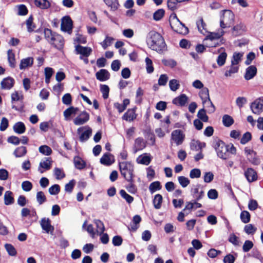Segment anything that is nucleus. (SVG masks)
<instances>
[{
	"mask_svg": "<svg viewBox=\"0 0 263 263\" xmlns=\"http://www.w3.org/2000/svg\"><path fill=\"white\" fill-rule=\"evenodd\" d=\"M147 45L153 50L162 53L166 50V45L163 36L155 31H151L148 33Z\"/></svg>",
	"mask_w": 263,
	"mask_h": 263,
	"instance_id": "obj_1",
	"label": "nucleus"
},
{
	"mask_svg": "<svg viewBox=\"0 0 263 263\" xmlns=\"http://www.w3.org/2000/svg\"><path fill=\"white\" fill-rule=\"evenodd\" d=\"M214 147L220 158L226 160L230 157L229 153L233 155L236 154V148L233 144L227 145L220 139H218L214 142Z\"/></svg>",
	"mask_w": 263,
	"mask_h": 263,
	"instance_id": "obj_2",
	"label": "nucleus"
},
{
	"mask_svg": "<svg viewBox=\"0 0 263 263\" xmlns=\"http://www.w3.org/2000/svg\"><path fill=\"white\" fill-rule=\"evenodd\" d=\"M44 33L45 39L51 46L59 50L63 49L65 40L61 35L48 28L44 29Z\"/></svg>",
	"mask_w": 263,
	"mask_h": 263,
	"instance_id": "obj_3",
	"label": "nucleus"
},
{
	"mask_svg": "<svg viewBox=\"0 0 263 263\" xmlns=\"http://www.w3.org/2000/svg\"><path fill=\"white\" fill-rule=\"evenodd\" d=\"M119 170L121 175L126 181H132L134 177V165L128 161L119 162Z\"/></svg>",
	"mask_w": 263,
	"mask_h": 263,
	"instance_id": "obj_4",
	"label": "nucleus"
},
{
	"mask_svg": "<svg viewBox=\"0 0 263 263\" xmlns=\"http://www.w3.org/2000/svg\"><path fill=\"white\" fill-rule=\"evenodd\" d=\"M220 16V27L221 29L229 28L234 22V14L230 10H224Z\"/></svg>",
	"mask_w": 263,
	"mask_h": 263,
	"instance_id": "obj_5",
	"label": "nucleus"
},
{
	"mask_svg": "<svg viewBox=\"0 0 263 263\" xmlns=\"http://www.w3.org/2000/svg\"><path fill=\"white\" fill-rule=\"evenodd\" d=\"M199 96L202 100L203 105L208 104L206 107L209 108V112H214L216 110V108L210 99L208 88L203 87L199 92Z\"/></svg>",
	"mask_w": 263,
	"mask_h": 263,
	"instance_id": "obj_6",
	"label": "nucleus"
},
{
	"mask_svg": "<svg viewBox=\"0 0 263 263\" xmlns=\"http://www.w3.org/2000/svg\"><path fill=\"white\" fill-rule=\"evenodd\" d=\"M173 18L175 20L174 22L170 23L172 29L179 34H187L189 33L188 28L180 21L175 13L173 14Z\"/></svg>",
	"mask_w": 263,
	"mask_h": 263,
	"instance_id": "obj_7",
	"label": "nucleus"
},
{
	"mask_svg": "<svg viewBox=\"0 0 263 263\" xmlns=\"http://www.w3.org/2000/svg\"><path fill=\"white\" fill-rule=\"evenodd\" d=\"M250 108L253 113L259 115L263 111V98L259 97L251 103Z\"/></svg>",
	"mask_w": 263,
	"mask_h": 263,
	"instance_id": "obj_8",
	"label": "nucleus"
},
{
	"mask_svg": "<svg viewBox=\"0 0 263 263\" xmlns=\"http://www.w3.org/2000/svg\"><path fill=\"white\" fill-rule=\"evenodd\" d=\"M73 22L69 16H65L62 19L61 29L62 31L69 33L72 32Z\"/></svg>",
	"mask_w": 263,
	"mask_h": 263,
	"instance_id": "obj_9",
	"label": "nucleus"
},
{
	"mask_svg": "<svg viewBox=\"0 0 263 263\" xmlns=\"http://www.w3.org/2000/svg\"><path fill=\"white\" fill-rule=\"evenodd\" d=\"M185 139V135L180 129H175L172 132L171 140H173L177 145L182 144Z\"/></svg>",
	"mask_w": 263,
	"mask_h": 263,
	"instance_id": "obj_10",
	"label": "nucleus"
},
{
	"mask_svg": "<svg viewBox=\"0 0 263 263\" xmlns=\"http://www.w3.org/2000/svg\"><path fill=\"white\" fill-rule=\"evenodd\" d=\"M244 175L247 180L250 183L254 182L258 179L257 172L251 167L248 168L245 171Z\"/></svg>",
	"mask_w": 263,
	"mask_h": 263,
	"instance_id": "obj_11",
	"label": "nucleus"
},
{
	"mask_svg": "<svg viewBox=\"0 0 263 263\" xmlns=\"http://www.w3.org/2000/svg\"><path fill=\"white\" fill-rule=\"evenodd\" d=\"M89 120V115L86 111H82L73 120V123L76 125H83Z\"/></svg>",
	"mask_w": 263,
	"mask_h": 263,
	"instance_id": "obj_12",
	"label": "nucleus"
},
{
	"mask_svg": "<svg viewBox=\"0 0 263 263\" xmlns=\"http://www.w3.org/2000/svg\"><path fill=\"white\" fill-rule=\"evenodd\" d=\"M40 224L42 229L47 233L52 234L54 227L51 224V220L48 218H43L40 221Z\"/></svg>",
	"mask_w": 263,
	"mask_h": 263,
	"instance_id": "obj_13",
	"label": "nucleus"
},
{
	"mask_svg": "<svg viewBox=\"0 0 263 263\" xmlns=\"http://www.w3.org/2000/svg\"><path fill=\"white\" fill-rule=\"evenodd\" d=\"M100 162L104 165L110 166L115 162L114 156L109 153H106L100 158Z\"/></svg>",
	"mask_w": 263,
	"mask_h": 263,
	"instance_id": "obj_14",
	"label": "nucleus"
},
{
	"mask_svg": "<svg viewBox=\"0 0 263 263\" xmlns=\"http://www.w3.org/2000/svg\"><path fill=\"white\" fill-rule=\"evenodd\" d=\"M77 54H80L82 57L88 58L92 52V49L89 47H83L80 45L76 46Z\"/></svg>",
	"mask_w": 263,
	"mask_h": 263,
	"instance_id": "obj_15",
	"label": "nucleus"
},
{
	"mask_svg": "<svg viewBox=\"0 0 263 263\" xmlns=\"http://www.w3.org/2000/svg\"><path fill=\"white\" fill-rule=\"evenodd\" d=\"M14 79L11 77H8L3 79L1 81V88L2 89L9 90L14 86Z\"/></svg>",
	"mask_w": 263,
	"mask_h": 263,
	"instance_id": "obj_16",
	"label": "nucleus"
},
{
	"mask_svg": "<svg viewBox=\"0 0 263 263\" xmlns=\"http://www.w3.org/2000/svg\"><path fill=\"white\" fill-rule=\"evenodd\" d=\"M136 107L133 108L128 109L122 116V119L128 122H132L136 119L137 116L136 114Z\"/></svg>",
	"mask_w": 263,
	"mask_h": 263,
	"instance_id": "obj_17",
	"label": "nucleus"
},
{
	"mask_svg": "<svg viewBox=\"0 0 263 263\" xmlns=\"http://www.w3.org/2000/svg\"><path fill=\"white\" fill-rule=\"evenodd\" d=\"M257 72V69L255 66H249L246 69V73L245 74L244 78L246 80H251L256 75Z\"/></svg>",
	"mask_w": 263,
	"mask_h": 263,
	"instance_id": "obj_18",
	"label": "nucleus"
},
{
	"mask_svg": "<svg viewBox=\"0 0 263 263\" xmlns=\"http://www.w3.org/2000/svg\"><path fill=\"white\" fill-rule=\"evenodd\" d=\"M52 162L51 158H46L45 161L40 162L38 171L41 173H43L45 170H49L51 167Z\"/></svg>",
	"mask_w": 263,
	"mask_h": 263,
	"instance_id": "obj_19",
	"label": "nucleus"
},
{
	"mask_svg": "<svg viewBox=\"0 0 263 263\" xmlns=\"http://www.w3.org/2000/svg\"><path fill=\"white\" fill-rule=\"evenodd\" d=\"M110 76L109 72L105 69H101L96 73L97 79L101 82L108 80Z\"/></svg>",
	"mask_w": 263,
	"mask_h": 263,
	"instance_id": "obj_20",
	"label": "nucleus"
},
{
	"mask_svg": "<svg viewBox=\"0 0 263 263\" xmlns=\"http://www.w3.org/2000/svg\"><path fill=\"white\" fill-rule=\"evenodd\" d=\"M188 98L185 94H181L173 100L172 103L176 105L184 106L187 102Z\"/></svg>",
	"mask_w": 263,
	"mask_h": 263,
	"instance_id": "obj_21",
	"label": "nucleus"
},
{
	"mask_svg": "<svg viewBox=\"0 0 263 263\" xmlns=\"http://www.w3.org/2000/svg\"><path fill=\"white\" fill-rule=\"evenodd\" d=\"M34 4L41 9H47L51 6V4L48 0H34Z\"/></svg>",
	"mask_w": 263,
	"mask_h": 263,
	"instance_id": "obj_22",
	"label": "nucleus"
},
{
	"mask_svg": "<svg viewBox=\"0 0 263 263\" xmlns=\"http://www.w3.org/2000/svg\"><path fill=\"white\" fill-rule=\"evenodd\" d=\"M33 64V59L32 57H28L25 59H23L21 61L20 64V69H24L28 67L32 66Z\"/></svg>",
	"mask_w": 263,
	"mask_h": 263,
	"instance_id": "obj_23",
	"label": "nucleus"
},
{
	"mask_svg": "<svg viewBox=\"0 0 263 263\" xmlns=\"http://www.w3.org/2000/svg\"><path fill=\"white\" fill-rule=\"evenodd\" d=\"M13 130L18 134H22L25 132L26 126L22 122H16L13 127Z\"/></svg>",
	"mask_w": 263,
	"mask_h": 263,
	"instance_id": "obj_24",
	"label": "nucleus"
},
{
	"mask_svg": "<svg viewBox=\"0 0 263 263\" xmlns=\"http://www.w3.org/2000/svg\"><path fill=\"white\" fill-rule=\"evenodd\" d=\"M75 167L78 170H82L86 166V162L79 156H76L73 159Z\"/></svg>",
	"mask_w": 263,
	"mask_h": 263,
	"instance_id": "obj_25",
	"label": "nucleus"
},
{
	"mask_svg": "<svg viewBox=\"0 0 263 263\" xmlns=\"http://www.w3.org/2000/svg\"><path fill=\"white\" fill-rule=\"evenodd\" d=\"M27 153V149L26 147L21 146L17 147L13 152V155L15 157H22L26 155Z\"/></svg>",
	"mask_w": 263,
	"mask_h": 263,
	"instance_id": "obj_26",
	"label": "nucleus"
},
{
	"mask_svg": "<svg viewBox=\"0 0 263 263\" xmlns=\"http://www.w3.org/2000/svg\"><path fill=\"white\" fill-rule=\"evenodd\" d=\"M14 202V199L13 197V193L11 191H7L4 194V203L8 205L12 204Z\"/></svg>",
	"mask_w": 263,
	"mask_h": 263,
	"instance_id": "obj_27",
	"label": "nucleus"
},
{
	"mask_svg": "<svg viewBox=\"0 0 263 263\" xmlns=\"http://www.w3.org/2000/svg\"><path fill=\"white\" fill-rule=\"evenodd\" d=\"M8 61L9 62V66L11 68H14L15 67V54L13 53L12 50L9 49L7 51Z\"/></svg>",
	"mask_w": 263,
	"mask_h": 263,
	"instance_id": "obj_28",
	"label": "nucleus"
},
{
	"mask_svg": "<svg viewBox=\"0 0 263 263\" xmlns=\"http://www.w3.org/2000/svg\"><path fill=\"white\" fill-rule=\"evenodd\" d=\"M162 200L163 197L161 194H157L155 196L153 202L155 209H159L161 208Z\"/></svg>",
	"mask_w": 263,
	"mask_h": 263,
	"instance_id": "obj_29",
	"label": "nucleus"
},
{
	"mask_svg": "<svg viewBox=\"0 0 263 263\" xmlns=\"http://www.w3.org/2000/svg\"><path fill=\"white\" fill-rule=\"evenodd\" d=\"M232 30L235 36L239 35L245 31V26L243 24L240 23L234 26Z\"/></svg>",
	"mask_w": 263,
	"mask_h": 263,
	"instance_id": "obj_30",
	"label": "nucleus"
},
{
	"mask_svg": "<svg viewBox=\"0 0 263 263\" xmlns=\"http://www.w3.org/2000/svg\"><path fill=\"white\" fill-rule=\"evenodd\" d=\"M33 17L32 15H30L26 20V26L27 31L29 32H31L34 31L36 27L35 25L33 23Z\"/></svg>",
	"mask_w": 263,
	"mask_h": 263,
	"instance_id": "obj_31",
	"label": "nucleus"
},
{
	"mask_svg": "<svg viewBox=\"0 0 263 263\" xmlns=\"http://www.w3.org/2000/svg\"><path fill=\"white\" fill-rule=\"evenodd\" d=\"M234 122L233 118L228 115H224L222 117V123L226 127H230Z\"/></svg>",
	"mask_w": 263,
	"mask_h": 263,
	"instance_id": "obj_32",
	"label": "nucleus"
},
{
	"mask_svg": "<svg viewBox=\"0 0 263 263\" xmlns=\"http://www.w3.org/2000/svg\"><path fill=\"white\" fill-rule=\"evenodd\" d=\"M119 193L120 196L126 200L128 204H130L134 201V197L128 194L124 190H121Z\"/></svg>",
	"mask_w": 263,
	"mask_h": 263,
	"instance_id": "obj_33",
	"label": "nucleus"
},
{
	"mask_svg": "<svg viewBox=\"0 0 263 263\" xmlns=\"http://www.w3.org/2000/svg\"><path fill=\"white\" fill-rule=\"evenodd\" d=\"M127 181L129 182V184L126 186V189L127 191L131 194H136L137 192V188L136 185L134 184V178H132V181Z\"/></svg>",
	"mask_w": 263,
	"mask_h": 263,
	"instance_id": "obj_34",
	"label": "nucleus"
},
{
	"mask_svg": "<svg viewBox=\"0 0 263 263\" xmlns=\"http://www.w3.org/2000/svg\"><path fill=\"white\" fill-rule=\"evenodd\" d=\"M197 117L202 122H207L209 121V117L206 114L205 109L203 108L198 111Z\"/></svg>",
	"mask_w": 263,
	"mask_h": 263,
	"instance_id": "obj_35",
	"label": "nucleus"
},
{
	"mask_svg": "<svg viewBox=\"0 0 263 263\" xmlns=\"http://www.w3.org/2000/svg\"><path fill=\"white\" fill-rule=\"evenodd\" d=\"M162 186L159 181H156L151 183L149 186V190L151 193L161 189Z\"/></svg>",
	"mask_w": 263,
	"mask_h": 263,
	"instance_id": "obj_36",
	"label": "nucleus"
},
{
	"mask_svg": "<svg viewBox=\"0 0 263 263\" xmlns=\"http://www.w3.org/2000/svg\"><path fill=\"white\" fill-rule=\"evenodd\" d=\"M104 2L113 10H117L119 6L118 0H104Z\"/></svg>",
	"mask_w": 263,
	"mask_h": 263,
	"instance_id": "obj_37",
	"label": "nucleus"
},
{
	"mask_svg": "<svg viewBox=\"0 0 263 263\" xmlns=\"http://www.w3.org/2000/svg\"><path fill=\"white\" fill-rule=\"evenodd\" d=\"M39 151L40 153L46 156L50 155L52 152L51 148L46 145L40 146Z\"/></svg>",
	"mask_w": 263,
	"mask_h": 263,
	"instance_id": "obj_38",
	"label": "nucleus"
},
{
	"mask_svg": "<svg viewBox=\"0 0 263 263\" xmlns=\"http://www.w3.org/2000/svg\"><path fill=\"white\" fill-rule=\"evenodd\" d=\"M239 67L236 65H231L229 70H226L224 73V76L226 77H231L232 74L237 73L238 71Z\"/></svg>",
	"mask_w": 263,
	"mask_h": 263,
	"instance_id": "obj_39",
	"label": "nucleus"
},
{
	"mask_svg": "<svg viewBox=\"0 0 263 263\" xmlns=\"http://www.w3.org/2000/svg\"><path fill=\"white\" fill-rule=\"evenodd\" d=\"M5 248L9 255L12 256H16L17 251L12 245L10 243H6L5 245Z\"/></svg>",
	"mask_w": 263,
	"mask_h": 263,
	"instance_id": "obj_40",
	"label": "nucleus"
},
{
	"mask_svg": "<svg viewBox=\"0 0 263 263\" xmlns=\"http://www.w3.org/2000/svg\"><path fill=\"white\" fill-rule=\"evenodd\" d=\"M224 32L223 30H221L220 33L211 32L208 35L206 36L205 39H209L211 41L218 40L224 34Z\"/></svg>",
	"mask_w": 263,
	"mask_h": 263,
	"instance_id": "obj_41",
	"label": "nucleus"
},
{
	"mask_svg": "<svg viewBox=\"0 0 263 263\" xmlns=\"http://www.w3.org/2000/svg\"><path fill=\"white\" fill-rule=\"evenodd\" d=\"M92 133V130L90 127H88V129L84 131L82 133L80 136V140L81 142H84L87 140Z\"/></svg>",
	"mask_w": 263,
	"mask_h": 263,
	"instance_id": "obj_42",
	"label": "nucleus"
},
{
	"mask_svg": "<svg viewBox=\"0 0 263 263\" xmlns=\"http://www.w3.org/2000/svg\"><path fill=\"white\" fill-rule=\"evenodd\" d=\"M78 110V107L70 106L64 111V116L65 118L69 117L72 114H76Z\"/></svg>",
	"mask_w": 263,
	"mask_h": 263,
	"instance_id": "obj_43",
	"label": "nucleus"
},
{
	"mask_svg": "<svg viewBox=\"0 0 263 263\" xmlns=\"http://www.w3.org/2000/svg\"><path fill=\"white\" fill-rule=\"evenodd\" d=\"M144 95V90L141 87H139L136 91V103L141 104L142 102V96Z\"/></svg>",
	"mask_w": 263,
	"mask_h": 263,
	"instance_id": "obj_44",
	"label": "nucleus"
},
{
	"mask_svg": "<svg viewBox=\"0 0 263 263\" xmlns=\"http://www.w3.org/2000/svg\"><path fill=\"white\" fill-rule=\"evenodd\" d=\"M240 219L244 223H248L250 221V214L247 211H243L240 213Z\"/></svg>",
	"mask_w": 263,
	"mask_h": 263,
	"instance_id": "obj_45",
	"label": "nucleus"
},
{
	"mask_svg": "<svg viewBox=\"0 0 263 263\" xmlns=\"http://www.w3.org/2000/svg\"><path fill=\"white\" fill-rule=\"evenodd\" d=\"M169 86L172 91H176L180 87V83L176 79L171 80L169 82Z\"/></svg>",
	"mask_w": 263,
	"mask_h": 263,
	"instance_id": "obj_46",
	"label": "nucleus"
},
{
	"mask_svg": "<svg viewBox=\"0 0 263 263\" xmlns=\"http://www.w3.org/2000/svg\"><path fill=\"white\" fill-rule=\"evenodd\" d=\"M190 148L193 151H199L202 149V143L199 141L192 140L190 144Z\"/></svg>",
	"mask_w": 263,
	"mask_h": 263,
	"instance_id": "obj_47",
	"label": "nucleus"
},
{
	"mask_svg": "<svg viewBox=\"0 0 263 263\" xmlns=\"http://www.w3.org/2000/svg\"><path fill=\"white\" fill-rule=\"evenodd\" d=\"M164 10L163 9H159L154 12L153 14V19L156 21H158L164 16Z\"/></svg>",
	"mask_w": 263,
	"mask_h": 263,
	"instance_id": "obj_48",
	"label": "nucleus"
},
{
	"mask_svg": "<svg viewBox=\"0 0 263 263\" xmlns=\"http://www.w3.org/2000/svg\"><path fill=\"white\" fill-rule=\"evenodd\" d=\"M100 91L102 93V97L104 99H107L109 96V88L107 85H100Z\"/></svg>",
	"mask_w": 263,
	"mask_h": 263,
	"instance_id": "obj_49",
	"label": "nucleus"
},
{
	"mask_svg": "<svg viewBox=\"0 0 263 263\" xmlns=\"http://www.w3.org/2000/svg\"><path fill=\"white\" fill-rule=\"evenodd\" d=\"M227 54L225 52L221 53L217 57V64L220 66H223L226 62L227 59Z\"/></svg>",
	"mask_w": 263,
	"mask_h": 263,
	"instance_id": "obj_50",
	"label": "nucleus"
},
{
	"mask_svg": "<svg viewBox=\"0 0 263 263\" xmlns=\"http://www.w3.org/2000/svg\"><path fill=\"white\" fill-rule=\"evenodd\" d=\"M242 57V53L234 52L231 60V64L232 65H237L240 61Z\"/></svg>",
	"mask_w": 263,
	"mask_h": 263,
	"instance_id": "obj_51",
	"label": "nucleus"
},
{
	"mask_svg": "<svg viewBox=\"0 0 263 263\" xmlns=\"http://www.w3.org/2000/svg\"><path fill=\"white\" fill-rule=\"evenodd\" d=\"M145 61L146 63V69L147 72L148 73H152L154 70V68L152 60L149 58L146 57Z\"/></svg>",
	"mask_w": 263,
	"mask_h": 263,
	"instance_id": "obj_52",
	"label": "nucleus"
},
{
	"mask_svg": "<svg viewBox=\"0 0 263 263\" xmlns=\"http://www.w3.org/2000/svg\"><path fill=\"white\" fill-rule=\"evenodd\" d=\"M18 12L17 15L20 16H24L28 14V10L27 7L24 4H21L17 6Z\"/></svg>",
	"mask_w": 263,
	"mask_h": 263,
	"instance_id": "obj_53",
	"label": "nucleus"
},
{
	"mask_svg": "<svg viewBox=\"0 0 263 263\" xmlns=\"http://www.w3.org/2000/svg\"><path fill=\"white\" fill-rule=\"evenodd\" d=\"M48 191L50 195H57L60 192V186L57 184H54L49 188Z\"/></svg>",
	"mask_w": 263,
	"mask_h": 263,
	"instance_id": "obj_54",
	"label": "nucleus"
},
{
	"mask_svg": "<svg viewBox=\"0 0 263 263\" xmlns=\"http://www.w3.org/2000/svg\"><path fill=\"white\" fill-rule=\"evenodd\" d=\"M179 184L182 187H186L190 183V180L184 176H179L178 177Z\"/></svg>",
	"mask_w": 263,
	"mask_h": 263,
	"instance_id": "obj_55",
	"label": "nucleus"
},
{
	"mask_svg": "<svg viewBox=\"0 0 263 263\" xmlns=\"http://www.w3.org/2000/svg\"><path fill=\"white\" fill-rule=\"evenodd\" d=\"M36 200L39 204H42L46 201V197L42 191H39L36 193Z\"/></svg>",
	"mask_w": 263,
	"mask_h": 263,
	"instance_id": "obj_56",
	"label": "nucleus"
},
{
	"mask_svg": "<svg viewBox=\"0 0 263 263\" xmlns=\"http://www.w3.org/2000/svg\"><path fill=\"white\" fill-rule=\"evenodd\" d=\"M252 139V135L249 132L245 133L240 139V143L245 144L250 141Z\"/></svg>",
	"mask_w": 263,
	"mask_h": 263,
	"instance_id": "obj_57",
	"label": "nucleus"
},
{
	"mask_svg": "<svg viewBox=\"0 0 263 263\" xmlns=\"http://www.w3.org/2000/svg\"><path fill=\"white\" fill-rule=\"evenodd\" d=\"M114 38L108 36H106L105 39L101 43V45L104 49H106L108 46L111 45Z\"/></svg>",
	"mask_w": 263,
	"mask_h": 263,
	"instance_id": "obj_58",
	"label": "nucleus"
},
{
	"mask_svg": "<svg viewBox=\"0 0 263 263\" xmlns=\"http://www.w3.org/2000/svg\"><path fill=\"white\" fill-rule=\"evenodd\" d=\"M182 3L180 0H167V7L170 10L174 11L177 9V4Z\"/></svg>",
	"mask_w": 263,
	"mask_h": 263,
	"instance_id": "obj_59",
	"label": "nucleus"
},
{
	"mask_svg": "<svg viewBox=\"0 0 263 263\" xmlns=\"http://www.w3.org/2000/svg\"><path fill=\"white\" fill-rule=\"evenodd\" d=\"M198 30L203 33V30H205L206 24L204 23L203 18L201 17L196 22Z\"/></svg>",
	"mask_w": 263,
	"mask_h": 263,
	"instance_id": "obj_60",
	"label": "nucleus"
},
{
	"mask_svg": "<svg viewBox=\"0 0 263 263\" xmlns=\"http://www.w3.org/2000/svg\"><path fill=\"white\" fill-rule=\"evenodd\" d=\"M32 183L29 181H24L22 183V188L25 192H29L32 189Z\"/></svg>",
	"mask_w": 263,
	"mask_h": 263,
	"instance_id": "obj_61",
	"label": "nucleus"
},
{
	"mask_svg": "<svg viewBox=\"0 0 263 263\" xmlns=\"http://www.w3.org/2000/svg\"><path fill=\"white\" fill-rule=\"evenodd\" d=\"M168 80L166 74H161L158 81V85L160 86H165Z\"/></svg>",
	"mask_w": 263,
	"mask_h": 263,
	"instance_id": "obj_62",
	"label": "nucleus"
},
{
	"mask_svg": "<svg viewBox=\"0 0 263 263\" xmlns=\"http://www.w3.org/2000/svg\"><path fill=\"white\" fill-rule=\"evenodd\" d=\"M245 232L248 234H253L256 231V228L252 224L246 225L244 228Z\"/></svg>",
	"mask_w": 263,
	"mask_h": 263,
	"instance_id": "obj_63",
	"label": "nucleus"
},
{
	"mask_svg": "<svg viewBox=\"0 0 263 263\" xmlns=\"http://www.w3.org/2000/svg\"><path fill=\"white\" fill-rule=\"evenodd\" d=\"M75 184L76 181L72 179L70 180L68 183L66 184L65 185V191L71 193L72 192Z\"/></svg>",
	"mask_w": 263,
	"mask_h": 263,
	"instance_id": "obj_64",
	"label": "nucleus"
}]
</instances>
